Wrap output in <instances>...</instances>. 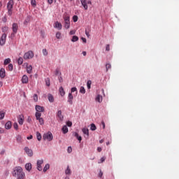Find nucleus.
<instances>
[{
    "instance_id": "f257e3e1",
    "label": "nucleus",
    "mask_w": 179,
    "mask_h": 179,
    "mask_svg": "<svg viewBox=\"0 0 179 179\" xmlns=\"http://www.w3.org/2000/svg\"><path fill=\"white\" fill-rule=\"evenodd\" d=\"M12 175L17 179L26 178V173L23 171V169L21 166H15L13 169Z\"/></svg>"
},
{
    "instance_id": "f03ea898",
    "label": "nucleus",
    "mask_w": 179,
    "mask_h": 179,
    "mask_svg": "<svg viewBox=\"0 0 179 179\" xmlns=\"http://www.w3.org/2000/svg\"><path fill=\"white\" fill-rule=\"evenodd\" d=\"M63 19L64 20V27L65 29H69L71 27V19L68 14H64L63 15Z\"/></svg>"
},
{
    "instance_id": "7ed1b4c3",
    "label": "nucleus",
    "mask_w": 179,
    "mask_h": 179,
    "mask_svg": "<svg viewBox=\"0 0 179 179\" xmlns=\"http://www.w3.org/2000/svg\"><path fill=\"white\" fill-rule=\"evenodd\" d=\"M43 141H48V142H51L52 139H54V136H52V133L51 131H48L43 135Z\"/></svg>"
},
{
    "instance_id": "20e7f679",
    "label": "nucleus",
    "mask_w": 179,
    "mask_h": 179,
    "mask_svg": "<svg viewBox=\"0 0 179 179\" xmlns=\"http://www.w3.org/2000/svg\"><path fill=\"white\" fill-rule=\"evenodd\" d=\"M34 57V52L31 50H29L28 52H25L23 55V58L24 59H31Z\"/></svg>"
},
{
    "instance_id": "39448f33",
    "label": "nucleus",
    "mask_w": 179,
    "mask_h": 179,
    "mask_svg": "<svg viewBox=\"0 0 179 179\" xmlns=\"http://www.w3.org/2000/svg\"><path fill=\"white\" fill-rule=\"evenodd\" d=\"M44 164V159H38L36 162V169L38 171H43V164Z\"/></svg>"
},
{
    "instance_id": "423d86ee",
    "label": "nucleus",
    "mask_w": 179,
    "mask_h": 179,
    "mask_svg": "<svg viewBox=\"0 0 179 179\" xmlns=\"http://www.w3.org/2000/svg\"><path fill=\"white\" fill-rule=\"evenodd\" d=\"M24 150L27 153V156H29V157H31L33 156V150L29 148V147H25L24 148Z\"/></svg>"
},
{
    "instance_id": "0eeeda50",
    "label": "nucleus",
    "mask_w": 179,
    "mask_h": 179,
    "mask_svg": "<svg viewBox=\"0 0 179 179\" xmlns=\"http://www.w3.org/2000/svg\"><path fill=\"white\" fill-rule=\"evenodd\" d=\"M6 43V34H3L0 38V45H5Z\"/></svg>"
},
{
    "instance_id": "6e6552de",
    "label": "nucleus",
    "mask_w": 179,
    "mask_h": 179,
    "mask_svg": "<svg viewBox=\"0 0 179 179\" xmlns=\"http://www.w3.org/2000/svg\"><path fill=\"white\" fill-rule=\"evenodd\" d=\"M19 29V26L17 25V23H13V34L12 36H13V34H16V33H17V30Z\"/></svg>"
},
{
    "instance_id": "1a4fd4ad",
    "label": "nucleus",
    "mask_w": 179,
    "mask_h": 179,
    "mask_svg": "<svg viewBox=\"0 0 179 179\" xmlns=\"http://www.w3.org/2000/svg\"><path fill=\"white\" fill-rule=\"evenodd\" d=\"M55 29H57V30H62V24L61 22L57 21L54 24Z\"/></svg>"
},
{
    "instance_id": "9d476101",
    "label": "nucleus",
    "mask_w": 179,
    "mask_h": 179,
    "mask_svg": "<svg viewBox=\"0 0 179 179\" xmlns=\"http://www.w3.org/2000/svg\"><path fill=\"white\" fill-rule=\"evenodd\" d=\"M67 101L71 105L73 104V95H72V93L69 94Z\"/></svg>"
},
{
    "instance_id": "9b49d317",
    "label": "nucleus",
    "mask_w": 179,
    "mask_h": 179,
    "mask_svg": "<svg viewBox=\"0 0 179 179\" xmlns=\"http://www.w3.org/2000/svg\"><path fill=\"white\" fill-rule=\"evenodd\" d=\"M24 65H25V66L27 68V73H31V71H33V66H31V65L29 66L28 63H24Z\"/></svg>"
},
{
    "instance_id": "f8f14e48",
    "label": "nucleus",
    "mask_w": 179,
    "mask_h": 179,
    "mask_svg": "<svg viewBox=\"0 0 179 179\" xmlns=\"http://www.w3.org/2000/svg\"><path fill=\"white\" fill-rule=\"evenodd\" d=\"M36 113H44V107L36 105L35 107Z\"/></svg>"
},
{
    "instance_id": "ddd939ff",
    "label": "nucleus",
    "mask_w": 179,
    "mask_h": 179,
    "mask_svg": "<svg viewBox=\"0 0 179 179\" xmlns=\"http://www.w3.org/2000/svg\"><path fill=\"white\" fill-rule=\"evenodd\" d=\"M80 3L82 4V6H83L85 10H87L88 6H87V0H80Z\"/></svg>"
},
{
    "instance_id": "4468645a",
    "label": "nucleus",
    "mask_w": 179,
    "mask_h": 179,
    "mask_svg": "<svg viewBox=\"0 0 179 179\" xmlns=\"http://www.w3.org/2000/svg\"><path fill=\"white\" fill-rule=\"evenodd\" d=\"M23 122H24V117L23 116V115H20L18 116V123L20 125H22Z\"/></svg>"
},
{
    "instance_id": "2eb2a0df",
    "label": "nucleus",
    "mask_w": 179,
    "mask_h": 179,
    "mask_svg": "<svg viewBox=\"0 0 179 179\" xmlns=\"http://www.w3.org/2000/svg\"><path fill=\"white\" fill-rule=\"evenodd\" d=\"M57 117H58L59 121H64V115H62V111L58 110L57 113Z\"/></svg>"
},
{
    "instance_id": "dca6fc26",
    "label": "nucleus",
    "mask_w": 179,
    "mask_h": 179,
    "mask_svg": "<svg viewBox=\"0 0 179 179\" xmlns=\"http://www.w3.org/2000/svg\"><path fill=\"white\" fill-rule=\"evenodd\" d=\"M64 173L66 176H71L72 174V171L71 170L69 166H66V169L64 171Z\"/></svg>"
},
{
    "instance_id": "f3484780",
    "label": "nucleus",
    "mask_w": 179,
    "mask_h": 179,
    "mask_svg": "<svg viewBox=\"0 0 179 179\" xmlns=\"http://www.w3.org/2000/svg\"><path fill=\"white\" fill-rule=\"evenodd\" d=\"M95 101H97V103H102L103 96L97 94L96 96L95 97Z\"/></svg>"
},
{
    "instance_id": "a211bd4d",
    "label": "nucleus",
    "mask_w": 179,
    "mask_h": 179,
    "mask_svg": "<svg viewBox=\"0 0 179 179\" xmlns=\"http://www.w3.org/2000/svg\"><path fill=\"white\" fill-rule=\"evenodd\" d=\"M5 76H6V73L5 72V69H0V78H1V79H3V78H5Z\"/></svg>"
},
{
    "instance_id": "6ab92c4d",
    "label": "nucleus",
    "mask_w": 179,
    "mask_h": 179,
    "mask_svg": "<svg viewBox=\"0 0 179 179\" xmlns=\"http://www.w3.org/2000/svg\"><path fill=\"white\" fill-rule=\"evenodd\" d=\"M15 138L17 143H22L23 142V138H22V136L20 135H17Z\"/></svg>"
},
{
    "instance_id": "aec40b11",
    "label": "nucleus",
    "mask_w": 179,
    "mask_h": 179,
    "mask_svg": "<svg viewBox=\"0 0 179 179\" xmlns=\"http://www.w3.org/2000/svg\"><path fill=\"white\" fill-rule=\"evenodd\" d=\"M10 128H12V122L8 120L5 124V129H10Z\"/></svg>"
},
{
    "instance_id": "412c9836",
    "label": "nucleus",
    "mask_w": 179,
    "mask_h": 179,
    "mask_svg": "<svg viewBox=\"0 0 179 179\" xmlns=\"http://www.w3.org/2000/svg\"><path fill=\"white\" fill-rule=\"evenodd\" d=\"M25 170H27V171H31V163H27L25 164Z\"/></svg>"
},
{
    "instance_id": "4be33fe9",
    "label": "nucleus",
    "mask_w": 179,
    "mask_h": 179,
    "mask_svg": "<svg viewBox=\"0 0 179 179\" xmlns=\"http://www.w3.org/2000/svg\"><path fill=\"white\" fill-rule=\"evenodd\" d=\"M83 134H84V135H86L87 136V138H89V129L84 127L82 129Z\"/></svg>"
},
{
    "instance_id": "5701e85b",
    "label": "nucleus",
    "mask_w": 179,
    "mask_h": 179,
    "mask_svg": "<svg viewBox=\"0 0 179 179\" xmlns=\"http://www.w3.org/2000/svg\"><path fill=\"white\" fill-rule=\"evenodd\" d=\"M22 83H29V77L27 76L24 75L22 78Z\"/></svg>"
},
{
    "instance_id": "b1692460",
    "label": "nucleus",
    "mask_w": 179,
    "mask_h": 179,
    "mask_svg": "<svg viewBox=\"0 0 179 179\" xmlns=\"http://www.w3.org/2000/svg\"><path fill=\"white\" fill-rule=\"evenodd\" d=\"M12 8H13V1H10L7 4V9L8 10H10Z\"/></svg>"
},
{
    "instance_id": "393cba45",
    "label": "nucleus",
    "mask_w": 179,
    "mask_h": 179,
    "mask_svg": "<svg viewBox=\"0 0 179 179\" xmlns=\"http://www.w3.org/2000/svg\"><path fill=\"white\" fill-rule=\"evenodd\" d=\"M59 94H60V96H62V97H64V96H65V90H64L63 87H59Z\"/></svg>"
},
{
    "instance_id": "a878e982",
    "label": "nucleus",
    "mask_w": 179,
    "mask_h": 179,
    "mask_svg": "<svg viewBox=\"0 0 179 179\" xmlns=\"http://www.w3.org/2000/svg\"><path fill=\"white\" fill-rule=\"evenodd\" d=\"M62 131L64 134H68L69 132L68 127L66 125L63 126V127L62 128Z\"/></svg>"
},
{
    "instance_id": "bb28decb",
    "label": "nucleus",
    "mask_w": 179,
    "mask_h": 179,
    "mask_svg": "<svg viewBox=\"0 0 179 179\" xmlns=\"http://www.w3.org/2000/svg\"><path fill=\"white\" fill-rule=\"evenodd\" d=\"M48 99L50 103H54V96L51 94H48Z\"/></svg>"
},
{
    "instance_id": "cd10ccee",
    "label": "nucleus",
    "mask_w": 179,
    "mask_h": 179,
    "mask_svg": "<svg viewBox=\"0 0 179 179\" xmlns=\"http://www.w3.org/2000/svg\"><path fill=\"white\" fill-rule=\"evenodd\" d=\"M29 23H30V17H29V16H27V17L25 18L24 21V24L25 26H27V24H29Z\"/></svg>"
},
{
    "instance_id": "c85d7f7f",
    "label": "nucleus",
    "mask_w": 179,
    "mask_h": 179,
    "mask_svg": "<svg viewBox=\"0 0 179 179\" xmlns=\"http://www.w3.org/2000/svg\"><path fill=\"white\" fill-rule=\"evenodd\" d=\"M56 38H57V40H61V38H62V34L59 31H57L56 33Z\"/></svg>"
},
{
    "instance_id": "c756f323",
    "label": "nucleus",
    "mask_w": 179,
    "mask_h": 179,
    "mask_svg": "<svg viewBox=\"0 0 179 179\" xmlns=\"http://www.w3.org/2000/svg\"><path fill=\"white\" fill-rule=\"evenodd\" d=\"M79 41V37L76 36H73L72 38H71V41L72 43H76V41Z\"/></svg>"
},
{
    "instance_id": "7c9ffc66",
    "label": "nucleus",
    "mask_w": 179,
    "mask_h": 179,
    "mask_svg": "<svg viewBox=\"0 0 179 179\" xmlns=\"http://www.w3.org/2000/svg\"><path fill=\"white\" fill-rule=\"evenodd\" d=\"M96 129H97V127H96V124H94V123H92L90 124V130L91 131H96Z\"/></svg>"
},
{
    "instance_id": "2f4dec72",
    "label": "nucleus",
    "mask_w": 179,
    "mask_h": 179,
    "mask_svg": "<svg viewBox=\"0 0 179 179\" xmlns=\"http://www.w3.org/2000/svg\"><path fill=\"white\" fill-rule=\"evenodd\" d=\"M50 169V164H46L43 168V173L47 172V170Z\"/></svg>"
},
{
    "instance_id": "473e14b6",
    "label": "nucleus",
    "mask_w": 179,
    "mask_h": 179,
    "mask_svg": "<svg viewBox=\"0 0 179 179\" xmlns=\"http://www.w3.org/2000/svg\"><path fill=\"white\" fill-rule=\"evenodd\" d=\"M18 65H22L23 64V57H20L17 59Z\"/></svg>"
},
{
    "instance_id": "72a5a7b5",
    "label": "nucleus",
    "mask_w": 179,
    "mask_h": 179,
    "mask_svg": "<svg viewBox=\"0 0 179 179\" xmlns=\"http://www.w3.org/2000/svg\"><path fill=\"white\" fill-rule=\"evenodd\" d=\"M35 117H36V120H38V119L41 118V113L36 112L35 113Z\"/></svg>"
},
{
    "instance_id": "f704fd0d",
    "label": "nucleus",
    "mask_w": 179,
    "mask_h": 179,
    "mask_svg": "<svg viewBox=\"0 0 179 179\" xmlns=\"http://www.w3.org/2000/svg\"><path fill=\"white\" fill-rule=\"evenodd\" d=\"M55 75L56 76H61L62 73H61V71H59V69H57L55 71Z\"/></svg>"
},
{
    "instance_id": "c9c22d12",
    "label": "nucleus",
    "mask_w": 179,
    "mask_h": 179,
    "mask_svg": "<svg viewBox=\"0 0 179 179\" xmlns=\"http://www.w3.org/2000/svg\"><path fill=\"white\" fill-rule=\"evenodd\" d=\"M36 138L38 141H41V138H42L41 134H40V132L38 131L36 132Z\"/></svg>"
},
{
    "instance_id": "e433bc0d",
    "label": "nucleus",
    "mask_w": 179,
    "mask_h": 179,
    "mask_svg": "<svg viewBox=\"0 0 179 179\" xmlns=\"http://www.w3.org/2000/svg\"><path fill=\"white\" fill-rule=\"evenodd\" d=\"M36 120L39 122L40 125H44V119L43 117Z\"/></svg>"
},
{
    "instance_id": "4c0bfd02",
    "label": "nucleus",
    "mask_w": 179,
    "mask_h": 179,
    "mask_svg": "<svg viewBox=\"0 0 179 179\" xmlns=\"http://www.w3.org/2000/svg\"><path fill=\"white\" fill-rule=\"evenodd\" d=\"M4 65H8V64H10V58H7L3 62Z\"/></svg>"
},
{
    "instance_id": "58836bf2",
    "label": "nucleus",
    "mask_w": 179,
    "mask_h": 179,
    "mask_svg": "<svg viewBox=\"0 0 179 179\" xmlns=\"http://www.w3.org/2000/svg\"><path fill=\"white\" fill-rule=\"evenodd\" d=\"M80 93H82V94H85V93H86V90L84 87H80Z\"/></svg>"
},
{
    "instance_id": "ea45409f",
    "label": "nucleus",
    "mask_w": 179,
    "mask_h": 179,
    "mask_svg": "<svg viewBox=\"0 0 179 179\" xmlns=\"http://www.w3.org/2000/svg\"><path fill=\"white\" fill-rule=\"evenodd\" d=\"M31 5L34 7L36 8V6H37V3L36 2V0H31Z\"/></svg>"
},
{
    "instance_id": "a19ab883",
    "label": "nucleus",
    "mask_w": 179,
    "mask_h": 179,
    "mask_svg": "<svg viewBox=\"0 0 179 179\" xmlns=\"http://www.w3.org/2000/svg\"><path fill=\"white\" fill-rule=\"evenodd\" d=\"M91 86H92V80H88L87 82V89H90Z\"/></svg>"
},
{
    "instance_id": "79ce46f5",
    "label": "nucleus",
    "mask_w": 179,
    "mask_h": 179,
    "mask_svg": "<svg viewBox=\"0 0 179 179\" xmlns=\"http://www.w3.org/2000/svg\"><path fill=\"white\" fill-rule=\"evenodd\" d=\"M13 128H14V129H15V131H17V129H19V125L17 124V122L14 123Z\"/></svg>"
},
{
    "instance_id": "37998d69",
    "label": "nucleus",
    "mask_w": 179,
    "mask_h": 179,
    "mask_svg": "<svg viewBox=\"0 0 179 179\" xmlns=\"http://www.w3.org/2000/svg\"><path fill=\"white\" fill-rule=\"evenodd\" d=\"M5 118V113L0 112V120H3Z\"/></svg>"
},
{
    "instance_id": "c03bdc74",
    "label": "nucleus",
    "mask_w": 179,
    "mask_h": 179,
    "mask_svg": "<svg viewBox=\"0 0 179 179\" xmlns=\"http://www.w3.org/2000/svg\"><path fill=\"white\" fill-rule=\"evenodd\" d=\"M75 92H78V88H76V87H72L70 93H75Z\"/></svg>"
},
{
    "instance_id": "a18cd8bd",
    "label": "nucleus",
    "mask_w": 179,
    "mask_h": 179,
    "mask_svg": "<svg viewBox=\"0 0 179 179\" xmlns=\"http://www.w3.org/2000/svg\"><path fill=\"white\" fill-rule=\"evenodd\" d=\"M43 55L45 57H47V55H48V52L47 51V49H43Z\"/></svg>"
},
{
    "instance_id": "49530a36",
    "label": "nucleus",
    "mask_w": 179,
    "mask_h": 179,
    "mask_svg": "<svg viewBox=\"0 0 179 179\" xmlns=\"http://www.w3.org/2000/svg\"><path fill=\"white\" fill-rule=\"evenodd\" d=\"M74 34H76V30H71L69 32L70 36H74Z\"/></svg>"
},
{
    "instance_id": "de8ad7c7",
    "label": "nucleus",
    "mask_w": 179,
    "mask_h": 179,
    "mask_svg": "<svg viewBox=\"0 0 179 179\" xmlns=\"http://www.w3.org/2000/svg\"><path fill=\"white\" fill-rule=\"evenodd\" d=\"M106 71H108L109 69H111V64H106Z\"/></svg>"
},
{
    "instance_id": "09e8293b",
    "label": "nucleus",
    "mask_w": 179,
    "mask_h": 179,
    "mask_svg": "<svg viewBox=\"0 0 179 179\" xmlns=\"http://www.w3.org/2000/svg\"><path fill=\"white\" fill-rule=\"evenodd\" d=\"M105 161H106V157H103L101 158L100 161L98 162V163L99 164L103 163V162H105Z\"/></svg>"
},
{
    "instance_id": "8fccbe9b",
    "label": "nucleus",
    "mask_w": 179,
    "mask_h": 179,
    "mask_svg": "<svg viewBox=\"0 0 179 179\" xmlns=\"http://www.w3.org/2000/svg\"><path fill=\"white\" fill-rule=\"evenodd\" d=\"M8 69L9 71H13V64H8Z\"/></svg>"
},
{
    "instance_id": "3c124183",
    "label": "nucleus",
    "mask_w": 179,
    "mask_h": 179,
    "mask_svg": "<svg viewBox=\"0 0 179 179\" xmlns=\"http://www.w3.org/2000/svg\"><path fill=\"white\" fill-rule=\"evenodd\" d=\"M45 85L46 86H50V78L45 79Z\"/></svg>"
},
{
    "instance_id": "603ef678",
    "label": "nucleus",
    "mask_w": 179,
    "mask_h": 179,
    "mask_svg": "<svg viewBox=\"0 0 179 179\" xmlns=\"http://www.w3.org/2000/svg\"><path fill=\"white\" fill-rule=\"evenodd\" d=\"M34 101H38V96L36 94L34 95Z\"/></svg>"
},
{
    "instance_id": "864d4df0",
    "label": "nucleus",
    "mask_w": 179,
    "mask_h": 179,
    "mask_svg": "<svg viewBox=\"0 0 179 179\" xmlns=\"http://www.w3.org/2000/svg\"><path fill=\"white\" fill-rule=\"evenodd\" d=\"M58 80L60 83H62L64 82V80L62 79V77L61 76L58 77Z\"/></svg>"
},
{
    "instance_id": "5fc2aeb1",
    "label": "nucleus",
    "mask_w": 179,
    "mask_h": 179,
    "mask_svg": "<svg viewBox=\"0 0 179 179\" xmlns=\"http://www.w3.org/2000/svg\"><path fill=\"white\" fill-rule=\"evenodd\" d=\"M73 20L74 22H78V16L77 15H74L73 17Z\"/></svg>"
},
{
    "instance_id": "6e6d98bb",
    "label": "nucleus",
    "mask_w": 179,
    "mask_h": 179,
    "mask_svg": "<svg viewBox=\"0 0 179 179\" xmlns=\"http://www.w3.org/2000/svg\"><path fill=\"white\" fill-rule=\"evenodd\" d=\"M66 125L67 127H72V122L71 121L66 122Z\"/></svg>"
},
{
    "instance_id": "4d7b16f0",
    "label": "nucleus",
    "mask_w": 179,
    "mask_h": 179,
    "mask_svg": "<svg viewBox=\"0 0 179 179\" xmlns=\"http://www.w3.org/2000/svg\"><path fill=\"white\" fill-rule=\"evenodd\" d=\"M67 152H68V153H72V148L69 147L68 149H67Z\"/></svg>"
},
{
    "instance_id": "13d9d810",
    "label": "nucleus",
    "mask_w": 179,
    "mask_h": 179,
    "mask_svg": "<svg viewBox=\"0 0 179 179\" xmlns=\"http://www.w3.org/2000/svg\"><path fill=\"white\" fill-rule=\"evenodd\" d=\"M99 177H100V178L103 177V171H101V170L99 171Z\"/></svg>"
},
{
    "instance_id": "bf43d9fd",
    "label": "nucleus",
    "mask_w": 179,
    "mask_h": 179,
    "mask_svg": "<svg viewBox=\"0 0 179 179\" xmlns=\"http://www.w3.org/2000/svg\"><path fill=\"white\" fill-rule=\"evenodd\" d=\"M6 30H8V27H3L2 28V31H3V32L6 31Z\"/></svg>"
},
{
    "instance_id": "052dcab7",
    "label": "nucleus",
    "mask_w": 179,
    "mask_h": 179,
    "mask_svg": "<svg viewBox=\"0 0 179 179\" xmlns=\"http://www.w3.org/2000/svg\"><path fill=\"white\" fill-rule=\"evenodd\" d=\"M5 130L3 129V128L0 127V134H4Z\"/></svg>"
},
{
    "instance_id": "680f3d73",
    "label": "nucleus",
    "mask_w": 179,
    "mask_h": 179,
    "mask_svg": "<svg viewBox=\"0 0 179 179\" xmlns=\"http://www.w3.org/2000/svg\"><path fill=\"white\" fill-rule=\"evenodd\" d=\"M106 51H110V45H106Z\"/></svg>"
},
{
    "instance_id": "e2e57ef3",
    "label": "nucleus",
    "mask_w": 179,
    "mask_h": 179,
    "mask_svg": "<svg viewBox=\"0 0 179 179\" xmlns=\"http://www.w3.org/2000/svg\"><path fill=\"white\" fill-rule=\"evenodd\" d=\"M53 2H54V0H48V3H49V5L52 4Z\"/></svg>"
},
{
    "instance_id": "0e129e2a",
    "label": "nucleus",
    "mask_w": 179,
    "mask_h": 179,
    "mask_svg": "<svg viewBox=\"0 0 179 179\" xmlns=\"http://www.w3.org/2000/svg\"><path fill=\"white\" fill-rule=\"evenodd\" d=\"M77 139H78V141H79V142H81L82 141V136H78Z\"/></svg>"
},
{
    "instance_id": "69168bd1",
    "label": "nucleus",
    "mask_w": 179,
    "mask_h": 179,
    "mask_svg": "<svg viewBox=\"0 0 179 179\" xmlns=\"http://www.w3.org/2000/svg\"><path fill=\"white\" fill-rule=\"evenodd\" d=\"M27 122H31V117H30V116H29L27 118Z\"/></svg>"
},
{
    "instance_id": "338daca9",
    "label": "nucleus",
    "mask_w": 179,
    "mask_h": 179,
    "mask_svg": "<svg viewBox=\"0 0 179 179\" xmlns=\"http://www.w3.org/2000/svg\"><path fill=\"white\" fill-rule=\"evenodd\" d=\"M85 34H86L87 37H90V34H89V32L87 30H85Z\"/></svg>"
},
{
    "instance_id": "774afa93",
    "label": "nucleus",
    "mask_w": 179,
    "mask_h": 179,
    "mask_svg": "<svg viewBox=\"0 0 179 179\" xmlns=\"http://www.w3.org/2000/svg\"><path fill=\"white\" fill-rule=\"evenodd\" d=\"M81 40L84 42V43H87V41L86 40V38H81Z\"/></svg>"
}]
</instances>
